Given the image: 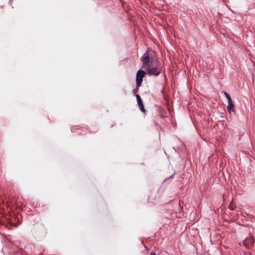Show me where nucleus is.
I'll return each instance as SVG.
<instances>
[{"label": "nucleus", "mask_w": 255, "mask_h": 255, "mask_svg": "<svg viewBox=\"0 0 255 255\" xmlns=\"http://www.w3.org/2000/svg\"><path fill=\"white\" fill-rule=\"evenodd\" d=\"M158 63V62L156 60L155 63H152L144 69L146 70L148 75L158 76L160 74L161 71V69L158 66L157 64Z\"/></svg>", "instance_id": "obj_1"}, {"label": "nucleus", "mask_w": 255, "mask_h": 255, "mask_svg": "<svg viewBox=\"0 0 255 255\" xmlns=\"http://www.w3.org/2000/svg\"><path fill=\"white\" fill-rule=\"evenodd\" d=\"M141 60L142 62V68L145 69L147 66L154 63L152 58L151 54L148 50H147L141 57Z\"/></svg>", "instance_id": "obj_2"}, {"label": "nucleus", "mask_w": 255, "mask_h": 255, "mask_svg": "<svg viewBox=\"0 0 255 255\" xmlns=\"http://www.w3.org/2000/svg\"><path fill=\"white\" fill-rule=\"evenodd\" d=\"M146 73L144 71L139 70L136 74V84L137 87H140L142 82L143 78L144 77Z\"/></svg>", "instance_id": "obj_3"}, {"label": "nucleus", "mask_w": 255, "mask_h": 255, "mask_svg": "<svg viewBox=\"0 0 255 255\" xmlns=\"http://www.w3.org/2000/svg\"><path fill=\"white\" fill-rule=\"evenodd\" d=\"M255 240L254 237H251L248 238H246L243 242L244 245L247 248H251L254 243H255Z\"/></svg>", "instance_id": "obj_4"}, {"label": "nucleus", "mask_w": 255, "mask_h": 255, "mask_svg": "<svg viewBox=\"0 0 255 255\" xmlns=\"http://www.w3.org/2000/svg\"><path fill=\"white\" fill-rule=\"evenodd\" d=\"M136 99H137V104H138V105L139 106L140 110L142 112H145V110L144 108L143 103L142 102V99H141L140 96L139 95H136Z\"/></svg>", "instance_id": "obj_5"}, {"label": "nucleus", "mask_w": 255, "mask_h": 255, "mask_svg": "<svg viewBox=\"0 0 255 255\" xmlns=\"http://www.w3.org/2000/svg\"><path fill=\"white\" fill-rule=\"evenodd\" d=\"M234 104H229L227 107V109H228V111H234Z\"/></svg>", "instance_id": "obj_6"}, {"label": "nucleus", "mask_w": 255, "mask_h": 255, "mask_svg": "<svg viewBox=\"0 0 255 255\" xmlns=\"http://www.w3.org/2000/svg\"><path fill=\"white\" fill-rule=\"evenodd\" d=\"M224 93L228 100L231 99V96H230V95L229 94H228L227 93H226L225 92H224Z\"/></svg>", "instance_id": "obj_7"}, {"label": "nucleus", "mask_w": 255, "mask_h": 255, "mask_svg": "<svg viewBox=\"0 0 255 255\" xmlns=\"http://www.w3.org/2000/svg\"><path fill=\"white\" fill-rule=\"evenodd\" d=\"M138 87H137V86L136 85V88H135L133 90V92L134 93H137L138 91Z\"/></svg>", "instance_id": "obj_8"}, {"label": "nucleus", "mask_w": 255, "mask_h": 255, "mask_svg": "<svg viewBox=\"0 0 255 255\" xmlns=\"http://www.w3.org/2000/svg\"><path fill=\"white\" fill-rule=\"evenodd\" d=\"M228 105L229 104H233V101L232 100V99L229 100H228Z\"/></svg>", "instance_id": "obj_9"}, {"label": "nucleus", "mask_w": 255, "mask_h": 255, "mask_svg": "<svg viewBox=\"0 0 255 255\" xmlns=\"http://www.w3.org/2000/svg\"><path fill=\"white\" fill-rule=\"evenodd\" d=\"M150 255H157L154 252H151Z\"/></svg>", "instance_id": "obj_10"}, {"label": "nucleus", "mask_w": 255, "mask_h": 255, "mask_svg": "<svg viewBox=\"0 0 255 255\" xmlns=\"http://www.w3.org/2000/svg\"><path fill=\"white\" fill-rule=\"evenodd\" d=\"M3 221V220L2 219H0V223H1V222Z\"/></svg>", "instance_id": "obj_11"}]
</instances>
